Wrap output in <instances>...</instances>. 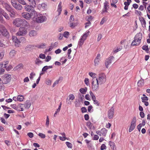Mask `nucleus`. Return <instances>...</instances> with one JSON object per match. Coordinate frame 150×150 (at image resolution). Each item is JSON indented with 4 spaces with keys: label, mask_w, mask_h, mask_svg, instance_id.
<instances>
[{
    "label": "nucleus",
    "mask_w": 150,
    "mask_h": 150,
    "mask_svg": "<svg viewBox=\"0 0 150 150\" xmlns=\"http://www.w3.org/2000/svg\"><path fill=\"white\" fill-rule=\"evenodd\" d=\"M84 97V95L81 94L79 93V94L78 98L79 99V101L82 102L83 101V98Z\"/></svg>",
    "instance_id": "37"
},
{
    "label": "nucleus",
    "mask_w": 150,
    "mask_h": 150,
    "mask_svg": "<svg viewBox=\"0 0 150 150\" xmlns=\"http://www.w3.org/2000/svg\"><path fill=\"white\" fill-rule=\"evenodd\" d=\"M22 19L20 18H16L13 20V23L14 25L17 27H20L21 26Z\"/></svg>",
    "instance_id": "9"
},
{
    "label": "nucleus",
    "mask_w": 150,
    "mask_h": 150,
    "mask_svg": "<svg viewBox=\"0 0 150 150\" xmlns=\"http://www.w3.org/2000/svg\"><path fill=\"white\" fill-rule=\"evenodd\" d=\"M47 20V18L46 16H42V14L38 13V16L36 21L38 23H41L46 21Z\"/></svg>",
    "instance_id": "3"
},
{
    "label": "nucleus",
    "mask_w": 150,
    "mask_h": 150,
    "mask_svg": "<svg viewBox=\"0 0 150 150\" xmlns=\"http://www.w3.org/2000/svg\"><path fill=\"white\" fill-rule=\"evenodd\" d=\"M104 9H108V7L109 6V3L108 1H105L104 3Z\"/></svg>",
    "instance_id": "34"
},
{
    "label": "nucleus",
    "mask_w": 150,
    "mask_h": 150,
    "mask_svg": "<svg viewBox=\"0 0 150 150\" xmlns=\"http://www.w3.org/2000/svg\"><path fill=\"white\" fill-rule=\"evenodd\" d=\"M29 2V4L31 6L35 7L36 5L35 0H28Z\"/></svg>",
    "instance_id": "25"
},
{
    "label": "nucleus",
    "mask_w": 150,
    "mask_h": 150,
    "mask_svg": "<svg viewBox=\"0 0 150 150\" xmlns=\"http://www.w3.org/2000/svg\"><path fill=\"white\" fill-rule=\"evenodd\" d=\"M71 52V49H69L68 50V52H67V53L68 55V58L69 59H71V57L70 55V54Z\"/></svg>",
    "instance_id": "40"
},
{
    "label": "nucleus",
    "mask_w": 150,
    "mask_h": 150,
    "mask_svg": "<svg viewBox=\"0 0 150 150\" xmlns=\"http://www.w3.org/2000/svg\"><path fill=\"white\" fill-rule=\"evenodd\" d=\"M4 142L7 146H8L10 145L11 142L10 141L8 140H6Z\"/></svg>",
    "instance_id": "62"
},
{
    "label": "nucleus",
    "mask_w": 150,
    "mask_h": 150,
    "mask_svg": "<svg viewBox=\"0 0 150 150\" xmlns=\"http://www.w3.org/2000/svg\"><path fill=\"white\" fill-rule=\"evenodd\" d=\"M86 40V38H82L81 36V38L79 40L78 43V45L79 47H81L84 42V41Z\"/></svg>",
    "instance_id": "17"
},
{
    "label": "nucleus",
    "mask_w": 150,
    "mask_h": 150,
    "mask_svg": "<svg viewBox=\"0 0 150 150\" xmlns=\"http://www.w3.org/2000/svg\"><path fill=\"white\" fill-rule=\"evenodd\" d=\"M99 60L100 59H99L95 58L94 60V63L95 66H96L98 65V63L99 62Z\"/></svg>",
    "instance_id": "54"
},
{
    "label": "nucleus",
    "mask_w": 150,
    "mask_h": 150,
    "mask_svg": "<svg viewBox=\"0 0 150 150\" xmlns=\"http://www.w3.org/2000/svg\"><path fill=\"white\" fill-rule=\"evenodd\" d=\"M114 59V57L113 56H110L109 58L105 60V65L107 68H108V65L111 64L112 60Z\"/></svg>",
    "instance_id": "8"
},
{
    "label": "nucleus",
    "mask_w": 150,
    "mask_h": 150,
    "mask_svg": "<svg viewBox=\"0 0 150 150\" xmlns=\"http://www.w3.org/2000/svg\"><path fill=\"white\" fill-rule=\"evenodd\" d=\"M139 19L140 21L142 26L143 28L146 27V22L144 18L142 17H139Z\"/></svg>",
    "instance_id": "14"
},
{
    "label": "nucleus",
    "mask_w": 150,
    "mask_h": 150,
    "mask_svg": "<svg viewBox=\"0 0 150 150\" xmlns=\"http://www.w3.org/2000/svg\"><path fill=\"white\" fill-rule=\"evenodd\" d=\"M80 101L79 100H76L75 102V105L76 107H78L79 106L80 104Z\"/></svg>",
    "instance_id": "43"
},
{
    "label": "nucleus",
    "mask_w": 150,
    "mask_h": 150,
    "mask_svg": "<svg viewBox=\"0 0 150 150\" xmlns=\"http://www.w3.org/2000/svg\"><path fill=\"white\" fill-rule=\"evenodd\" d=\"M33 7L30 5H26L25 6V9L26 11L31 12L34 10Z\"/></svg>",
    "instance_id": "12"
},
{
    "label": "nucleus",
    "mask_w": 150,
    "mask_h": 150,
    "mask_svg": "<svg viewBox=\"0 0 150 150\" xmlns=\"http://www.w3.org/2000/svg\"><path fill=\"white\" fill-rule=\"evenodd\" d=\"M30 15L31 17L36 20L38 16V13L34 10L32 12H30Z\"/></svg>",
    "instance_id": "13"
},
{
    "label": "nucleus",
    "mask_w": 150,
    "mask_h": 150,
    "mask_svg": "<svg viewBox=\"0 0 150 150\" xmlns=\"http://www.w3.org/2000/svg\"><path fill=\"white\" fill-rule=\"evenodd\" d=\"M2 35L7 38H8L9 37V33L6 29L4 27L2 28Z\"/></svg>",
    "instance_id": "11"
},
{
    "label": "nucleus",
    "mask_w": 150,
    "mask_h": 150,
    "mask_svg": "<svg viewBox=\"0 0 150 150\" xmlns=\"http://www.w3.org/2000/svg\"><path fill=\"white\" fill-rule=\"evenodd\" d=\"M28 135L30 138H32L33 137V134L32 132H29L27 134Z\"/></svg>",
    "instance_id": "60"
},
{
    "label": "nucleus",
    "mask_w": 150,
    "mask_h": 150,
    "mask_svg": "<svg viewBox=\"0 0 150 150\" xmlns=\"http://www.w3.org/2000/svg\"><path fill=\"white\" fill-rule=\"evenodd\" d=\"M136 117H133L132 119V121L131 123V125L129 128V132H131L135 128L136 126Z\"/></svg>",
    "instance_id": "6"
},
{
    "label": "nucleus",
    "mask_w": 150,
    "mask_h": 150,
    "mask_svg": "<svg viewBox=\"0 0 150 150\" xmlns=\"http://www.w3.org/2000/svg\"><path fill=\"white\" fill-rule=\"evenodd\" d=\"M140 115L142 118H144L145 116V114L143 112H140Z\"/></svg>",
    "instance_id": "61"
},
{
    "label": "nucleus",
    "mask_w": 150,
    "mask_h": 150,
    "mask_svg": "<svg viewBox=\"0 0 150 150\" xmlns=\"http://www.w3.org/2000/svg\"><path fill=\"white\" fill-rule=\"evenodd\" d=\"M87 91V88L85 87V88H81L79 89V91L82 94H85Z\"/></svg>",
    "instance_id": "26"
},
{
    "label": "nucleus",
    "mask_w": 150,
    "mask_h": 150,
    "mask_svg": "<svg viewBox=\"0 0 150 150\" xmlns=\"http://www.w3.org/2000/svg\"><path fill=\"white\" fill-rule=\"evenodd\" d=\"M5 70L4 69L0 67V75L2 74H4Z\"/></svg>",
    "instance_id": "63"
},
{
    "label": "nucleus",
    "mask_w": 150,
    "mask_h": 150,
    "mask_svg": "<svg viewBox=\"0 0 150 150\" xmlns=\"http://www.w3.org/2000/svg\"><path fill=\"white\" fill-rule=\"evenodd\" d=\"M81 110L82 113L86 112H87V109L85 107H83L81 108Z\"/></svg>",
    "instance_id": "56"
},
{
    "label": "nucleus",
    "mask_w": 150,
    "mask_h": 150,
    "mask_svg": "<svg viewBox=\"0 0 150 150\" xmlns=\"http://www.w3.org/2000/svg\"><path fill=\"white\" fill-rule=\"evenodd\" d=\"M37 35V32L35 30H32L30 31L29 33V35L30 37L35 36Z\"/></svg>",
    "instance_id": "19"
},
{
    "label": "nucleus",
    "mask_w": 150,
    "mask_h": 150,
    "mask_svg": "<svg viewBox=\"0 0 150 150\" xmlns=\"http://www.w3.org/2000/svg\"><path fill=\"white\" fill-rule=\"evenodd\" d=\"M69 35V33L67 31H65L63 35L66 38H67Z\"/></svg>",
    "instance_id": "48"
},
{
    "label": "nucleus",
    "mask_w": 150,
    "mask_h": 150,
    "mask_svg": "<svg viewBox=\"0 0 150 150\" xmlns=\"http://www.w3.org/2000/svg\"><path fill=\"white\" fill-rule=\"evenodd\" d=\"M69 100H72L74 99L75 97L73 94H70L69 96Z\"/></svg>",
    "instance_id": "57"
},
{
    "label": "nucleus",
    "mask_w": 150,
    "mask_h": 150,
    "mask_svg": "<svg viewBox=\"0 0 150 150\" xmlns=\"http://www.w3.org/2000/svg\"><path fill=\"white\" fill-rule=\"evenodd\" d=\"M11 3L13 6L16 9L21 10L22 8V7L21 4H17L16 0H11Z\"/></svg>",
    "instance_id": "4"
},
{
    "label": "nucleus",
    "mask_w": 150,
    "mask_h": 150,
    "mask_svg": "<svg viewBox=\"0 0 150 150\" xmlns=\"http://www.w3.org/2000/svg\"><path fill=\"white\" fill-rule=\"evenodd\" d=\"M18 1L20 4L23 5H25L26 3L24 0H17Z\"/></svg>",
    "instance_id": "55"
},
{
    "label": "nucleus",
    "mask_w": 150,
    "mask_h": 150,
    "mask_svg": "<svg viewBox=\"0 0 150 150\" xmlns=\"http://www.w3.org/2000/svg\"><path fill=\"white\" fill-rule=\"evenodd\" d=\"M132 2L131 0H127V2L125 1L124 3V4L125 6H129L130 3Z\"/></svg>",
    "instance_id": "44"
},
{
    "label": "nucleus",
    "mask_w": 150,
    "mask_h": 150,
    "mask_svg": "<svg viewBox=\"0 0 150 150\" xmlns=\"http://www.w3.org/2000/svg\"><path fill=\"white\" fill-rule=\"evenodd\" d=\"M23 16L27 20H29L31 18L30 13H23L22 14Z\"/></svg>",
    "instance_id": "16"
},
{
    "label": "nucleus",
    "mask_w": 150,
    "mask_h": 150,
    "mask_svg": "<svg viewBox=\"0 0 150 150\" xmlns=\"http://www.w3.org/2000/svg\"><path fill=\"white\" fill-rule=\"evenodd\" d=\"M27 33V29L25 27H21L19 29V31L17 33L18 36H23L25 35Z\"/></svg>",
    "instance_id": "5"
},
{
    "label": "nucleus",
    "mask_w": 150,
    "mask_h": 150,
    "mask_svg": "<svg viewBox=\"0 0 150 150\" xmlns=\"http://www.w3.org/2000/svg\"><path fill=\"white\" fill-rule=\"evenodd\" d=\"M144 79H141L138 82L137 84L138 86L142 87L144 85Z\"/></svg>",
    "instance_id": "28"
},
{
    "label": "nucleus",
    "mask_w": 150,
    "mask_h": 150,
    "mask_svg": "<svg viewBox=\"0 0 150 150\" xmlns=\"http://www.w3.org/2000/svg\"><path fill=\"white\" fill-rule=\"evenodd\" d=\"M62 2L60 1L58 6L57 11L58 12V16H59L61 13L62 11V6H61Z\"/></svg>",
    "instance_id": "22"
},
{
    "label": "nucleus",
    "mask_w": 150,
    "mask_h": 150,
    "mask_svg": "<svg viewBox=\"0 0 150 150\" xmlns=\"http://www.w3.org/2000/svg\"><path fill=\"white\" fill-rule=\"evenodd\" d=\"M142 33H139L136 34L134 37V40L132 42V46H138L141 43V40L142 38Z\"/></svg>",
    "instance_id": "1"
},
{
    "label": "nucleus",
    "mask_w": 150,
    "mask_h": 150,
    "mask_svg": "<svg viewBox=\"0 0 150 150\" xmlns=\"http://www.w3.org/2000/svg\"><path fill=\"white\" fill-rule=\"evenodd\" d=\"M13 41L15 42L16 46L18 47L21 42L19 40L18 38L16 37H13Z\"/></svg>",
    "instance_id": "15"
},
{
    "label": "nucleus",
    "mask_w": 150,
    "mask_h": 150,
    "mask_svg": "<svg viewBox=\"0 0 150 150\" xmlns=\"http://www.w3.org/2000/svg\"><path fill=\"white\" fill-rule=\"evenodd\" d=\"M11 80V78H4V82H2V83L3 84H6L8 83Z\"/></svg>",
    "instance_id": "27"
},
{
    "label": "nucleus",
    "mask_w": 150,
    "mask_h": 150,
    "mask_svg": "<svg viewBox=\"0 0 150 150\" xmlns=\"http://www.w3.org/2000/svg\"><path fill=\"white\" fill-rule=\"evenodd\" d=\"M93 124L90 122H87L86 123V125L88 127L89 129H91L92 128V126Z\"/></svg>",
    "instance_id": "36"
},
{
    "label": "nucleus",
    "mask_w": 150,
    "mask_h": 150,
    "mask_svg": "<svg viewBox=\"0 0 150 150\" xmlns=\"http://www.w3.org/2000/svg\"><path fill=\"white\" fill-rule=\"evenodd\" d=\"M87 147L89 150H92V148H93V146L91 143H89L87 145Z\"/></svg>",
    "instance_id": "45"
},
{
    "label": "nucleus",
    "mask_w": 150,
    "mask_h": 150,
    "mask_svg": "<svg viewBox=\"0 0 150 150\" xmlns=\"http://www.w3.org/2000/svg\"><path fill=\"white\" fill-rule=\"evenodd\" d=\"M141 99L144 101H147L148 100V98L147 96L142 97Z\"/></svg>",
    "instance_id": "64"
},
{
    "label": "nucleus",
    "mask_w": 150,
    "mask_h": 150,
    "mask_svg": "<svg viewBox=\"0 0 150 150\" xmlns=\"http://www.w3.org/2000/svg\"><path fill=\"white\" fill-rule=\"evenodd\" d=\"M43 62L38 58H37L35 61V63L38 65L42 63Z\"/></svg>",
    "instance_id": "35"
},
{
    "label": "nucleus",
    "mask_w": 150,
    "mask_h": 150,
    "mask_svg": "<svg viewBox=\"0 0 150 150\" xmlns=\"http://www.w3.org/2000/svg\"><path fill=\"white\" fill-rule=\"evenodd\" d=\"M48 69L47 66H45L42 68V72H45Z\"/></svg>",
    "instance_id": "59"
},
{
    "label": "nucleus",
    "mask_w": 150,
    "mask_h": 150,
    "mask_svg": "<svg viewBox=\"0 0 150 150\" xmlns=\"http://www.w3.org/2000/svg\"><path fill=\"white\" fill-rule=\"evenodd\" d=\"M92 84V89L93 91H96L98 90L99 89L98 82V79L96 77L93 79Z\"/></svg>",
    "instance_id": "2"
},
{
    "label": "nucleus",
    "mask_w": 150,
    "mask_h": 150,
    "mask_svg": "<svg viewBox=\"0 0 150 150\" xmlns=\"http://www.w3.org/2000/svg\"><path fill=\"white\" fill-rule=\"evenodd\" d=\"M84 82L85 83L87 86H88L89 85V80L88 78H85L84 80Z\"/></svg>",
    "instance_id": "50"
},
{
    "label": "nucleus",
    "mask_w": 150,
    "mask_h": 150,
    "mask_svg": "<svg viewBox=\"0 0 150 150\" xmlns=\"http://www.w3.org/2000/svg\"><path fill=\"white\" fill-rule=\"evenodd\" d=\"M143 50L145 51L146 53L149 52V49L148 45H144L142 47Z\"/></svg>",
    "instance_id": "29"
},
{
    "label": "nucleus",
    "mask_w": 150,
    "mask_h": 150,
    "mask_svg": "<svg viewBox=\"0 0 150 150\" xmlns=\"http://www.w3.org/2000/svg\"><path fill=\"white\" fill-rule=\"evenodd\" d=\"M23 67V65L21 63L18 64L17 66L15 67L14 68L15 70H18L19 69H21V67Z\"/></svg>",
    "instance_id": "31"
},
{
    "label": "nucleus",
    "mask_w": 150,
    "mask_h": 150,
    "mask_svg": "<svg viewBox=\"0 0 150 150\" xmlns=\"http://www.w3.org/2000/svg\"><path fill=\"white\" fill-rule=\"evenodd\" d=\"M98 80L100 84L104 83L106 81V76L104 74L100 75Z\"/></svg>",
    "instance_id": "7"
},
{
    "label": "nucleus",
    "mask_w": 150,
    "mask_h": 150,
    "mask_svg": "<svg viewBox=\"0 0 150 150\" xmlns=\"http://www.w3.org/2000/svg\"><path fill=\"white\" fill-rule=\"evenodd\" d=\"M90 33L89 31H88L86 33L84 34L82 37V38H84L86 39V38L89 35V34Z\"/></svg>",
    "instance_id": "51"
},
{
    "label": "nucleus",
    "mask_w": 150,
    "mask_h": 150,
    "mask_svg": "<svg viewBox=\"0 0 150 150\" xmlns=\"http://www.w3.org/2000/svg\"><path fill=\"white\" fill-rule=\"evenodd\" d=\"M23 105L25 108L28 109L31 105V103L30 102L29 100H27L26 101L25 104Z\"/></svg>",
    "instance_id": "21"
},
{
    "label": "nucleus",
    "mask_w": 150,
    "mask_h": 150,
    "mask_svg": "<svg viewBox=\"0 0 150 150\" xmlns=\"http://www.w3.org/2000/svg\"><path fill=\"white\" fill-rule=\"evenodd\" d=\"M4 68H5L7 71H10L12 68V67L11 65H9L8 67L4 66Z\"/></svg>",
    "instance_id": "39"
},
{
    "label": "nucleus",
    "mask_w": 150,
    "mask_h": 150,
    "mask_svg": "<svg viewBox=\"0 0 150 150\" xmlns=\"http://www.w3.org/2000/svg\"><path fill=\"white\" fill-rule=\"evenodd\" d=\"M8 11L10 13L9 14L11 17H14L16 14V12L14 9L13 8L11 9Z\"/></svg>",
    "instance_id": "20"
},
{
    "label": "nucleus",
    "mask_w": 150,
    "mask_h": 150,
    "mask_svg": "<svg viewBox=\"0 0 150 150\" xmlns=\"http://www.w3.org/2000/svg\"><path fill=\"white\" fill-rule=\"evenodd\" d=\"M65 144L67 146L70 148H71L72 147V144L69 142H66Z\"/></svg>",
    "instance_id": "41"
},
{
    "label": "nucleus",
    "mask_w": 150,
    "mask_h": 150,
    "mask_svg": "<svg viewBox=\"0 0 150 150\" xmlns=\"http://www.w3.org/2000/svg\"><path fill=\"white\" fill-rule=\"evenodd\" d=\"M4 6L7 11H9L12 8L7 3H5L4 5Z\"/></svg>",
    "instance_id": "23"
},
{
    "label": "nucleus",
    "mask_w": 150,
    "mask_h": 150,
    "mask_svg": "<svg viewBox=\"0 0 150 150\" xmlns=\"http://www.w3.org/2000/svg\"><path fill=\"white\" fill-rule=\"evenodd\" d=\"M78 23H70V27L72 28H74L76 26L78 25Z\"/></svg>",
    "instance_id": "30"
},
{
    "label": "nucleus",
    "mask_w": 150,
    "mask_h": 150,
    "mask_svg": "<svg viewBox=\"0 0 150 150\" xmlns=\"http://www.w3.org/2000/svg\"><path fill=\"white\" fill-rule=\"evenodd\" d=\"M51 57L50 56H47L46 58L45 61L48 62L51 59Z\"/></svg>",
    "instance_id": "58"
},
{
    "label": "nucleus",
    "mask_w": 150,
    "mask_h": 150,
    "mask_svg": "<svg viewBox=\"0 0 150 150\" xmlns=\"http://www.w3.org/2000/svg\"><path fill=\"white\" fill-rule=\"evenodd\" d=\"M21 23V26H24V27H28L29 25V24L24 19H22Z\"/></svg>",
    "instance_id": "18"
},
{
    "label": "nucleus",
    "mask_w": 150,
    "mask_h": 150,
    "mask_svg": "<svg viewBox=\"0 0 150 150\" xmlns=\"http://www.w3.org/2000/svg\"><path fill=\"white\" fill-rule=\"evenodd\" d=\"M4 16L7 20H9V17L8 16V14L5 11L3 14L2 15Z\"/></svg>",
    "instance_id": "42"
},
{
    "label": "nucleus",
    "mask_w": 150,
    "mask_h": 150,
    "mask_svg": "<svg viewBox=\"0 0 150 150\" xmlns=\"http://www.w3.org/2000/svg\"><path fill=\"white\" fill-rule=\"evenodd\" d=\"M106 149V146L104 144H103L101 146L100 150H103Z\"/></svg>",
    "instance_id": "53"
},
{
    "label": "nucleus",
    "mask_w": 150,
    "mask_h": 150,
    "mask_svg": "<svg viewBox=\"0 0 150 150\" xmlns=\"http://www.w3.org/2000/svg\"><path fill=\"white\" fill-rule=\"evenodd\" d=\"M16 51L14 50H12L10 53V56L11 57H13L16 53Z\"/></svg>",
    "instance_id": "38"
},
{
    "label": "nucleus",
    "mask_w": 150,
    "mask_h": 150,
    "mask_svg": "<svg viewBox=\"0 0 150 150\" xmlns=\"http://www.w3.org/2000/svg\"><path fill=\"white\" fill-rule=\"evenodd\" d=\"M24 97L23 96L21 95H19L18 96L17 98V100L20 102L22 101L23 100Z\"/></svg>",
    "instance_id": "32"
},
{
    "label": "nucleus",
    "mask_w": 150,
    "mask_h": 150,
    "mask_svg": "<svg viewBox=\"0 0 150 150\" xmlns=\"http://www.w3.org/2000/svg\"><path fill=\"white\" fill-rule=\"evenodd\" d=\"M109 145L111 147H112V148L113 149V150L114 149L115 147V143L114 142H112L111 141H109Z\"/></svg>",
    "instance_id": "33"
},
{
    "label": "nucleus",
    "mask_w": 150,
    "mask_h": 150,
    "mask_svg": "<svg viewBox=\"0 0 150 150\" xmlns=\"http://www.w3.org/2000/svg\"><path fill=\"white\" fill-rule=\"evenodd\" d=\"M53 48L52 43L51 44V45L50 46L49 49H46L45 50V51L46 52H50L51 51Z\"/></svg>",
    "instance_id": "47"
},
{
    "label": "nucleus",
    "mask_w": 150,
    "mask_h": 150,
    "mask_svg": "<svg viewBox=\"0 0 150 150\" xmlns=\"http://www.w3.org/2000/svg\"><path fill=\"white\" fill-rule=\"evenodd\" d=\"M114 108L113 107H112L108 112V117L109 119L112 118L114 114Z\"/></svg>",
    "instance_id": "10"
},
{
    "label": "nucleus",
    "mask_w": 150,
    "mask_h": 150,
    "mask_svg": "<svg viewBox=\"0 0 150 150\" xmlns=\"http://www.w3.org/2000/svg\"><path fill=\"white\" fill-rule=\"evenodd\" d=\"M5 54L4 51H2L0 53V61H1L3 58Z\"/></svg>",
    "instance_id": "46"
},
{
    "label": "nucleus",
    "mask_w": 150,
    "mask_h": 150,
    "mask_svg": "<svg viewBox=\"0 0 150 150\" xmlns=\"http://www.w3.org/2000/svg\"><path fill=\"white\" fill-rule=\"evenodd\" d=\"M107 130L105 128H102L100 131L101 133L103 136H105L107 132Z\"/></svg>",
    "instance_id": "24"
},
{
    "label": "nucleus",
    "mask_w": 150,
    "mask_h": 150,
    "mask_svg": "<svg viewBox=\"0 0 150 150\" xmlns=\"http://www.w3.org/2000/svg\"><path fill=\"white\" fill-rule=\"evenodd\" d=\"M74 20V16L73 15H71L70 18L69 19V22H70V23L72 22Z\"/></svg>",
    "instance_id": "49"
},
{
    "label": "nucleus",
    "mask_w": 150,
    "mask_h": 150,
    "mask_svg": "<svg viewBox=\"0 0 150 150\" xmlns=\"http://www.w3.org/2000/svg\"><path fill=\"white\" fill-rule=\"evenodd\" d=\"M38 135L41 138H43V139L45 138V135L44 134H43L42 133H39Z\"/></svg>",
    "instance_id": "52"
}]
</instances>
